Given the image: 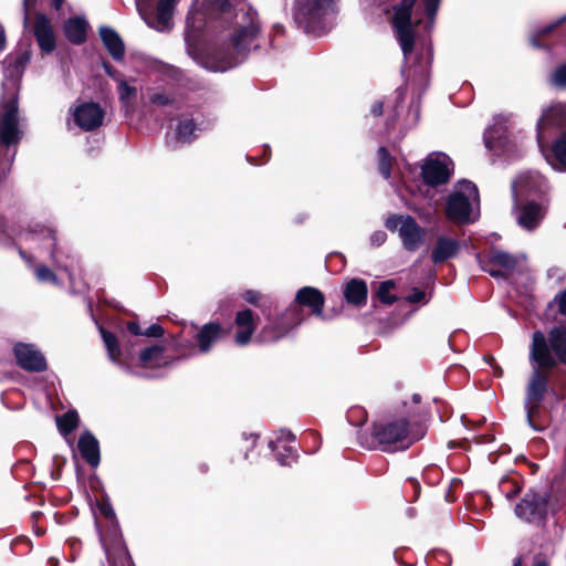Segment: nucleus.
<instances>
[{"mask_svg": "<svg viewBox=\"0 0 566 566\" xmlns=\"http://www.w3.org/2000/svg\"><path fill=\"white\" fill-rule=\"evenodd\" d=\"M524 409L526 412V421L533 430L542 432L547 428V423L542 411L543 403L524 401Z\"/></svg>", "mask_w": 566, "mask_h": 566, "instance_id": "obj_31", "label": "nucleus"}, {"mask_svg": "<svg viewBox=\"0 0 566 566\" xmlns=\"http://www.w3.org/2000/svg\"><path fill=\"white\" fill-rule=\"evenodd\" d=\"M426 292L423 290H420L418 287H413L411 294H409L406 297V301L408 303L415 304V303H421L426 302Z\"/></svg>", "mask_w": 566, "mask_h": 566, "instance_id": "obj_53", "label": "nucleus"}, {"mask_svg": "<svg viewBox=\"0 0 566 566\" xmlns=\"http://www.w3.org/2000/svg\"><path fill=\"white\" fill-rule=\"evenodd\" d=\"M172 363L165 356V346L153 344L140 349L138 366L142 368L156 369L167 367Z\"/></svg>", "mask_w": 566, "mask_h": 566, "instance_id": "obj_24", "label": "nucleus"}, {"mask_svg": "<svg viewBox=\"0 0 566 566\" xmlns=\"http://www.w3.org/2000/svg\"><path fill=\"white\" fill-rule=\"evenodd\" d=\"M418 0H400L394 6L392 19L412 20V12ZM442 0H421L423 12L430 23L437 19L438 11Z\"/></svg>", "mask_w": 566, "mask_h": 566, "instance_id": "obj_18", "label": "nucleus"}, {"mask_svg": "<svg viewBox=\"0 0 566 566\" xmlns=\"http://www.w3.org/2000/svg\"><path fill=\"white\" fill-rule=\"evenodd\" d=\"M238 20L239 29L234 33L219 32L214 34L210 50L201 44L202 24L196 25L187 17V31L185 33L187 54L201 67L212 72H224L240 62V57L250 51L259 35L255 13H243Z\"/></svg>", "mask_w": 566, "mask_h": 566, "instance_id": "obj_1", "label": "nucleus"}, {"mask_svg": "<svg viewBox=\"0 0 566 566\" xmlns=\"http://www.w3.org/2000/svg\"><path fill=\"white\" fill-rule=\"evenodd\" d=\"M551 156L559 166L566 169V128L553 142L551 147Z\"/></svg>", "mask_w": 566, "mask_h": 566, "instance_id": "obj_39", "label": "nucleus"}, {"mask_svg": "<svg viewBox=\"0 0 566 566\" xmlns=\"http://www.w3.org/2000/svg\"><path fill=\"white\" fill-rule=\"evenodd\" d=\"M242 297H243V300L245 302L256 306L259 304L260 298H261V294H260V292H258L255 290H247L242 294Z\"/></svg>", "mask_w": 566, "mask_h": 566, "instance_id": "obj_55", "label": "nucleus"}, {"mask_svg": "<svg viewBox=\"0 0 566 566\" xmlns=\"http://www.w3.org/2000/svg\"><path fill=\"white\" fill-rule=\"evenodd\" d=\"M165 334V329L161 325L154 323L148 328L144 329V336L159 338Z\"/></svg>", "mask_w": 566, "mask_h": 566, "instance_id": "obj_52", "label": "nucleus"}, {"mask_svg": "<svg viewBox=\"0 0 566 566\" xmlns=\"http://www.w3.org/2000/svg\"><path fill=\"white\" fill-rule=\"evenodd\" d=\"M32 233L39 234L49 240L50 256L54 262H57L60 248L57 244L56 230L50 227L36 224L31 229Z\"/></svg>", "mask_w": 566, "mask_h": 566, "instance_id": "obj_34", "label": "nucleus"}, {"mask_svg": "<svg viewBox=\"0 0 566 566\" xmlns=\"http://www.w3.org/2000/svg\"><path fill=\"white\" fill-rule=\"evenodd\" d=\"M36 279L41 282L56 283V274L46 265H40L35 271Z\"/></svg>", "mask_w": 566, "mask_h": 566, "instance_id": "obj_46", "label": "nucleus"}, {"mask_svg": "<svg viewBox=\"0 0 566 566\" xmlns=\"http://www.w3.org/2000/svg\"><path fill=\"white\" fill-rule=\"evenodd\" d=\"M19 117V92L4 94L0 101V144L17 147L22 139Z\"/></svg>", "mask_w": 566, "mask_h": 566, "instance_id": "obj_6", "label": "nucleus"}, {"mask_svg": "<svg viewBox=\"0 0 566 566\" xmlns=\"http://www.w3.org/2000/svg\"><path fill=\"white\" fill-rule=\"evenodd\" d=\"M119 101L127 105L130 99L135 98L137 95V90L135 86H130L127 84L124 80H119L118 86H117Z\"/></svg>", "mask_w": 566, "mask_h": 566, "instance_id": "obj_45", "label": "nucleus"}, {"mask_svg": "<svg viewBox=\"0 0 566 566\" xmlns=\"http://www.w3.org/2000/svg\"><path fill=\"white\" fill-rule=\"evenodd\" d=\"M80 423V417L76 410L71 409L56 417V427L62 436L72 433Z\"/></svg>", "mask_w": 566, "mask_h": 566, "instance_id": "obj_36", "label": "nucleus"}, {"mask_svg": "<svg viewBox=\"0 0 566 566\" xmlns=\"http://www.w3.org/2000/svg\"><path fill=\"white\" fill-rule=\"evenodd\" d=\"M88 23L83 17H71L63 23V33L73 45H82L87 40Z\"/></svg>", "mask_w": 566, "mask_h": 566, "instance_id": "obj_27", "label": "nucleus"}, {"mask_svg": "<svg viewBox=\"0 0 566 566\" xmlns=\"http://www.w3.org/2000/svg\"><path fill=\"white\" fill-rule=\"evenodd\" d=\"M149 103L157 106H171L175 103V97L164 91L149 88L148 90Z\"/></svg>", "mask_w": 566, "mask_h": 566, "instance_id": "obj_44", "label": "nucleus"}, {"mask_svg": "<svg viewBox=\"0 0 566 566\" xmlns=\"http://www.w3.org/2000/svg\"><path fill=\"white\" fill-rule=\"evenodd\" d=\"M99 333L109 358L117 363L122 356V350L116 335L102 326L99 327Z\"/></svg>", "mask_w": 566, "mask_h": 566, "instance_id": "obj_38", "label": "nucleus"}, {"mask_svg": "<svg viewBox=\"0 0 566 566\" xmlns=\"http://www.w3.org/2000/svg\"><path fill=\"white\" fill-rule=\"evenodd\" d=\"M396 287V283L394 280H386L380 282L377 290V297L385 305H392L398 301V297L394 294H390V291Z\"/></svg>", "mask_w": 566, "mask_h": 566, "instance_id": "obj_43", "label": "nucleus"}, {"mask_svg": "<svg viewBox=\"0 0 566 566\" xmlns=\"http://www.w3.org/2000/svg\"><path fill=\"white\" fill-rule=\"evenodd\" d=\"M7 46V36L3 25L0 23V52Z\"/></svg>", "mask_w": 566, "mask_h": 566, "instance_id": "obj_62", "label": "nucleus"}, {"mask_svg": "<svg viewBox=\"0 0 566 566\" xmlns=\"http://www.w3.org/2000/svg\"><path fill=\"white\" fill-rule=\"evenodd\" d=\"M304 319L301 308L289 306L280 315L275 316L261 328L256 340L262 344L275 343L284 338L293 328Z\"/></svg>", "mask_w": 566, "mask_h": 566, "instance_id": "obj_8", "label": "nucleus"}, {"mask_svg": "<svg viewBox=\"0 0 566 566\" xmlns=\"http://www.w3.org/2000/svg\"><path fill=\"white\" fill-rule=\"evenodd\" d=\"M558 510V500H554L549 491L528 489L520 502L516 503L514 512L518 518L541 528L547 542H555L562 538V527H559L557 522H554V531L552 533L547 528V522L548 516L555 515Z\"/></svg>", "mask_w": 566, "mask_h": 566, "instance_id": "obj_3", "label": "nucleus"}, {"mask_svg": "<svg viewBox=\"0 0 566 566\" xmlns=\"http://www.w3.org/2000/svg\"><path fill=\"white\" fill-rule=\"evenodd\" d=\"M499 490L507 500H513L522 491V484L518 480L505 475L499 482Z\"/></svg>", "mask_w": 566, "mask_h": 566, "instance_id": "obj_41", "label": "nucleus"}, {"mask_svg": "<svg viewBox=\"0 0 566 566\" xmlns=\"http://www.w3.org/2000/svg\"><path fill=\"white\" fill-rule=\"evenodd\" d=\"M399 237L403 248L409 252H415L423 244L426 231L413 217L406 216L403 223L399 227Z\"/></svg>", "mask_w": 566, "mask_h": 566, "instance_id": "obj_20", "label": "nucleus"}, {"mask_svg": "<svg viewBox=\"0 0 566 566\" xmlns=\"http://www.w3.org/2000/svg\"><path fill=\"white\" fill-rule=\"evenodd\" d=\"M407 482L411 485L412 491H413L410 502H416L419 499L420 493H421L420 482L416 478H408Z\"/></svg>", "mask_w": 566, "mask_h": 566, "instance_id": "obj_57", "label": "nucleus"}, {"mask_svg": "<svg viewBox=\"0 0 566 566\" xmlns=\"http://www.w3.org/2000/svg\"><path fill=\"white\" fill-rule=\"evenodd\" d=\"M294 303L297 308L307 307L315 317L325 318V295L321 290L313 286H303L296 292Z\"/></svg>", "mask_w": 566, "mask_h": 566, "instance_id": "obj_17", "label": "nucleus"}, {"mask_svg": "<svg viewBox=\"0 0 566 566\" xmlns=\"http://www.w3.org/2000/svg\"><path fill=\"white\" fill-rule=\"evenodd\" d=\"M475 259L481 270L494 279L507 280L518 264L517 256L494 247L476 253Z\"/></svg>", "mask_w": 566, "mask_h": 566, "instance_id": "obj_9", "label": "nucleus"}, {"mask_svg": "<svg viewBox=\"0 0 566 566\" xmlns=\"http://www.w3.org/2000/svg\"><path fill=\"white\" fill-rule=\"evenodd\" d=\"M74 123L84 132H94L103 125L105 111L96 102H84L73 111Z\"/></svg>", "mask_w": 566, "mask_h": 566, "instance_id": "obj_13", "label": "nucleus"}, {"mask_svg": "<svg viewBox=\"0 0 566 566\" xmlns=\"http://www.w3.org/2000/svg\"><path fill=\"white\" fill-rule=\"evenodd\" d=\"M17 365L29 373H42L48 369L44 355L33 344L19 342L13 346Z\"/></svg>", "mask_w": 566, "mask_h": 566, "instance_id": "obj_12", "label": "nucleus"}, {"mask_svg": "<svg viewBox=\"0 0 566 566\" xmlns=\"http://www.w3.org/2000/svg\"><path fill=\"white\" fill-rule=\"evenodd\" d=\"M281 443L280 439L277 441H270L269 447L276 452L275 457L281 465L291 467L298 459V453L293 447L281 446Z\"/></svg>", "mask_w": 566, "mask_h": 566, "instance_id": "obj_33", "label": "nucleus"}, {"mask_svg": "<svg viewBox=\"0 0 566 566\" xmlns=\"http://www.w3.org/2000/svg\"><path fill=\"white\" fill-rule=\"evenodd\" d=\"M513 191L527 200L544 201L548 191L547 179L537 172L521 175L512 185Z\"/></svg>", "mask_w": 566, "mask_h": 566, "instance_id": "obj_11", "label": "nucleus"}, {"mask_svg": "<svg viewBox=\"0 0 566 566\" xmlns=\"http://www.w3.org/2000/svg\"><path fill=\"white\" fill-rule=\"evenodd\" d=\"M387 240V233L385 231H375L370 237V242L374 247H380Z\"/></svg>", "mask_w": 566, "mask_h": 566, "instance_id": "obj_59", "label": "nucleus"}, {"mask_svg": "<svg viewBox=\"0 0 566 566\" xmlns=\"http://www.w3.org/2000/svg\"><path fill=\"white\" fill-rule=\"evenodd\" d=\"M260 317L251 308L238 311L234 316L235 327L234 343L238 346H247L256 331Z\"/></svg>", "mask_w": 566, "mask_h": 566, "instance_id": "obj_14", "label": "nucleus"}, {"mask_svg": "<svg viewBox=\"0 0 566 566\" xmlns=\"http://www.w3.org/2000/svg\"><path fill=\"white\" fill-rule=\"evenodd\" d=\"M30 62V53L23 52L14 57L12 62L9 63V66L13 67L15 72H23L25 65Z\"/></svg>", "mask_w": 566, "mask_h": 566, "instance_id": "obj_49", "label": "nucleus"}, {"mask_svg": "<svg viewBox=\"0 0 566 566\" xmlns=\"http://www.w3.org/2000/svg\"><path fill=\"white\" fill-rule=\"evenodd\" d=\"M426 434L427 426L423 422L400 417L374 421L369 431L359 436V441L368 450L395 452L409 449Z\"/></svg>", "mask_w": 566, "mask_h": 566, "instance_id": "obj_2", "label": "nucleus"}, {"mask_svg": "<svg viewBox=\"0 0 566 566\" xmlns=\"http://www.w3.org/2000/svg\"><path fill=\"white\" fill-rule=\"evenodd\" d=\"M405 218L402 214H391L386 219L385 227L391 232H399V227L403 223Z\"/></svg>", "mask_w": 566, "mask_h": 566, "instance_id": "obj_50", "label": "nucleus"}, {"mask_svg": "<svg viewBox=\"0 0 566 566\" xmlns=\"http://www.w3.org/2000/svg\"><path fill=\"white\" fill-rule=\"evenodd\" d=\"M344 298L350 305L361 307L367 303L368 287L363 279H350L344 287Z\"/></svg>", "mask_w": 566, "mask_h": 566, "instance_id": "obj_29", "label": "nucleus"}, {"mask_svg": "<svg viewBox=\"0 0 566 566\" xmlns=\"http://www.w3.org/2000/svg\"><path fill=\"white\" fill-rule=\"evenodd\" d=\"M472 211L469 196L462 191L449 195L446 203V217L457 224H464L470 221Z\"/></svg>", "mask_w": 566, "mask_h": 566, "instance_id": "obj_15", "label": "nucleus"}, {"mask_svg": "<svg viewBox=\"0 0 566 566\" xmlns=\"http://www.w3.org/2000/svg\"><path fill=\"white\" fill-rule=\"evenodd\" d=\"M64 1L65 0H52V7L59 11L62 8Z\"/></svg>", "mask_w": 566, "mask_h": 566, "instance_id": "obj_64", "label": "nucleus"}, {"mask_svg": "<svg viewBox=\"0 0 566 566\" xmlns=\"http://www.w3.org/2000/svg\"><path fill=\"white\" fill-rule=\"evenodd\" d=\"M77 450L83 460L92 468H97L101 462L99 443L95 436L86 430L77 441Z\"/></svg>", "mask_w": 566, "mask_h": 566, "instance_id": "obj_25", "label": "nucleus"}, {"mask_svg": "<svg viewBox=\"0 0 566 566\" xmlns=\"http://www.w3.org/2000/svg\"><path fill=\"white\" fill-rule=\"evenodd\" d=\"M111 566H135L126 546L119 551L118 557L111 563Z\"/></svg>", "mask_w": 566, "mask_h": 566, "instance_id": "obj_48", "label": "nucleus"}, {"mask_svg": "<svg viewBox=\"0 0 566 566\" xmlns=\"http://www.w3.org/2000/svg\"><path fill=\"white\" fill-rule=\"evenodd\" d=\"M553 82L557 86L566 87V63L555 69L553 73Z\"/></svg>", "mask_w": 566, "mask_h": 566, "instance_id": "obj_51", "label": "nucleus"}, {"mask_svg": "<svg viewBox=\"0 0 566 566\" xmlns=\"http://www.w3.org/2000/svg\"><path fill=\"white\" fill-rule=\"evenodd\" d=\"M566 129V106L555 104L545 109L536 124V138L543 149L551 130Z\"/></svg>", "mask_w": 566, "mask_h": 566, "instance_id": "obj_10", "label": "nucleus"}, {"mask_svg": "<svg viewBox=\"0 0 566 566\" xmlns=\"http://www.w3.org/2000/svg\"><path fill=\"white\" fill-rule=\"evenodd\" d=\"M459 185L463 191L468 192L469 196H472V195L478 196L479 190L474 182L463 179V180L459 181Z\"/></svg>", "mask_w": 566, "mask_h": 566, "instance_id": "obj_56", "label": "nucleus"}, {"mask_svg": "<svg viewBox=\"0 0 566 566\" xmlns=\"http://www.w3.org/2000/svg\"><path fill=\"white\" fill-rule=\"evenodd\" d=\"M396 163V158L390 154L386 146H380L377 149V169L384 179L391 177L392 166Z\"/></svg>", "mask_w": 566, "mask_h": 566, "instance_id": "obj_35", "label": "nucleus"}, {"mask_svg": "<svg viewBox=\"0 0 566 566\" xmlns=\"http://www.w3.org/2000/svg\"><path fill=\"white\" fill-rule=\"evenodd\" d=\"M33 35L43 54H51L56 48V39L51 20L42 12L34 17Z\"/></svg>", "mask_w": 566, "mask_h": 566, "instance_id": "obj_16", "label": "nucleus"}, {"mask_svg": "<svg viewBox=\"0 0 566 566\" xmlns=\"http://www.w3.org/2000/svg\"><path fill=\"white\" fill-rule=\"evenodd\" d=\"M101 40L115 61H122L125 56V44L119 34L111 27L104 25L98 29Z\"/></svg>", "mask_w": 566, "mask_h": 566, "instance_id": "obj_28", "label": "nucleus"}, {"mask_svg": "<svg viewBox=\"0 0 566 566\" xmlns=\"http://www.w3.org/2000/svg\"><path fill=\"white\" fill-rule=\"evenodd\" d=\"M543 218L542 205L530 200L521 208L518 223L527 230H533L538 227Z\"/></svg>", "mask_w": 566, "mask_h": 566, "instance_id": "obj_30", "label": "nucleus"}, {"mask_svg": "<svg viewBox=\"0 0 566 566\" xmlns=\"http://www.w3.org/2000/svg\"><path fill=\"white\" fill-rule=\"evenodd\" d=\"M485 361L493 368L496 364L494 356L488 355L484 357Z\"/></svg>", "mask_w": 566, "mask_h": 566, "instance_id": "obj_63", "label": "nucleus"}, {"mask_svg": "<svg viewBox=\"0 0 566 566\" xmlns=\"http://www.w3.org/2000/svg\"><path fill=\"white\" fill-rule=\"evenodd\" d=\"M370 113L375 117L381 116L384 113V102L375 101L374 104L371 105Z\"/></svg>", "mask_w": 566, "mask_h": 566, "instance_id": "obj_61", "label": "nucleus"}, {"mask_svg": "<svg viewBox=\"0 0 566 566\" xmlns=\"http://www.w3.org/2000/svg\"><path fill=\"white\" fill-rule=\"evenodd\" d=\"M459 251L460 243L458 240L447 235H439L430 258L433 264H441L457 256Z\"/></svg>", "mask_w": 566, "mask_h": 566, "instance_id": "obj_26", "label": "nucleus"}, {"mask_svg": "<svg viewBox=\"0 0 566 566\" xmlns=\"http://www.w3.org/2000/svg\"><path fill=\"white\" fill-rule=\"evenodd\" d=\"M421 177L426 185L437 187L450 180L451 171L444 160L428 159L421 168Z\"/></svg>", "mask_w": 566, "mask_h": 566, "instance_id": "obj_22", "label": "nucleus"}, {"mask_svg": "<svg viewBox=\"0 0 566 566\" xmlns=\"http://www.w3.org/2000/svg\"><path fill=\"white\" fill-rule=\"evenodd\" d=\"M549 370L538 367L533 371L525 389L524 401L543 403L545 395L549 391Z\"/></svg>", "mask_w": 566, "mask_h": 566, "instance_id": "obj_21", "label": "nucleus"}, {"mask_svg": "<svg viewBox=\"0 0 566 566\" xmlns=\"http://www.w3.org/2000/svg\"><path fill=\"white\" fill-rule=\"evenodd\" d=\"M102 66L109 77L116 81L120 80L122 74L108 61H103Z\"/></svg>", "mask_w": 566, "mask_h": 566, "instance_id": "obj_58", "label": "nucleus"}, {"mask_svg": "<svg viewBox=\"0 0 566 566\" xmlns=\"http://www.w3.org/2000/svg\"><path fill=\"white\" fill-rule=\"evenodd\" d=\"M333 0H296L293 19L305 33L319 35L324 30V17Z\"/></svg>", "mask_w": 566, "mask_h": 566, "instance_id": "obj_7", "label": "nucleus"}, {"mask_svg": "<svg viewBox=\"0 0 566 566\" xmlns=\"http://www.w3.org/2000/svg\"><path fill=\"white\" fill-rule=\"evenodd\" d=\"M566 21V14L560 18L555 23H551L542 29H538L532 36L531 43L535 48L548 49L549 44L545 42V39L548 38L563 22Z\"/></svg>", "mask_w": 566, "mask_h": 566, "instance_id": "obj_37", "label": "nucleus"}, {"mask_svg": "<svg viewBox=\"0 0 566 566\" xmlns=\"http://www.w3.org/2000/svg\"><path fill=\"white\" fill-rule=\"evenodd\" d=\"M126 328L130 334L135 336H144V329H142L139 323L136 321H128Z\"/></svg>", "mask_w": 566, "mask_h": 566, "instance_id": "obj_60", "label": "nucleus"}, {"mask_svg": "<svg viewBox=\"0 0 566 566\" xmlns=\"http://www.w3.org/2000/svg\"><path fill=\"white\" fill-rule=\"evenodd\" d=\"M420 23V20L413 23L412 20L391 19V24L396 31L397 40L405 56L413 52L416 42L415 28Z\"/></svg>", "mask_w": 566, "mask_h": 566, "instance_id": "obj_23", "label": "nucleus"}, {"mask_svg": "<svg viewBox=\"0 0 566 566\" xmlns=\"http://www.w3.org/2000/svg\"><path fill=\"white\" fill-rule=\"evenodd\" d=\"M230 334L231 327H223L219 322L212 321L199 329L196 342L201 353H208L217 342L224 339Z\"/></svg>", "mask_w": 566, "mask_h": 566, "instance_id": "obj_19", "label": "nucleus"}, {"mask_svg": "<svg viewBox=\"0 0 566 566\" xmlns=\"http://www.w3.org/2000/svg\"><path fill=\"white\" fill-rule=\"evenodd\" d=\"M530 358L542 369H554L558 364L566 365V325L553 326L547 337L542 331L532 335Z\"/></svg>", "mask_w": 566, "mask_h": 566, "instance_id": "obj_5", "label": "nucleus"}, {"mask_svg": "<svg viewBox=\"0 0 566 566\" xmlns=\"http://www.w3.org/2000/svg\"><path fill=\"white\" fill-rule=\"evenodd\" d=\"M178 0H159L157 3V21L167 25L172 18Z\"/></svg>", "mask_w": 566, "mask_h": 566, "instance_id": "obj_42", "label": "nucleus"}, {"mask_svg": "<svg viewBox=\"0 0 566 566\" xmlns=\"http://www.w3.org/2000/svg\"><path fill=\"white\" fill-rule=\"evenodd\" d=\"M462 484H463V482L459 478H453L451 480L449 488L444 494V500L448 503H453L457 501V499H458L457 491L462 486Z\"/></svg>", "mask_w": 566, "mask_h": 566, "instance_id": "obj_47", "label": "nucleus"}, {"mask_svg": "<svg viewBox=\"0 0 566 566\" xmlns=\"http://www.w3.org/2000/svg\"><path fill=\"white\" fill-rule=\"evenodd\" d=\"M553 302L558 305V312L566 316V289L556 294Z\"/></svg>", "mask_w": 566, "mask_h": 566, "instance_id": "obj_54", "label": "nucleus"}, {"mask_svg": "<svg viewBox=\"0 0 566 566\" xmlns=\"http://www.w3.org/2000/svg\"><path fill=\"white\" fill-rule=\"evenodd\" d=\"M96 506L101 513L107 521L112 523V526L118 531V521L116 518L115 511L111 503V500L106 493H102L99 499L96 501Z\"/></svg>", "mask_w": 566, "mask_h": 566, "instance_id": "obj_40", "label": "nucleus"}, {"mask_svg": "<svg viewBox=\"0 0 566 566\" xmlns=\"http://www.w3.org/2000/svg\"><path fill=\"white\" fill-rule=\"evenodd\" d=\"M237 0H197V12L192 21H198L208 31L219 33H234L239 29L238 20L241 14L253 12L255 13L256 24L259 32L261 31V23L258 12L252 8H237Z\"/></svg>", "mask_w": 566, "mask_h": 566, "instance_id": "obj_4", "label": "nucleus"}, {"mask_svg": "<svg viewBox=\"0 0 566 566\" xmlns=\"http://www.w3.org/2000/svg\"><path fill=\"white\" fill-rule=\"evenodd\" d=\"M198 125L193 118H181L178 120L175 128V136L177 142L182 144H191L197 135Z\"/></svg>", "mask_w": 566, "mask_h": 566, "instance_id": "obj_32", "label": "nucleus"}]
</instances>
